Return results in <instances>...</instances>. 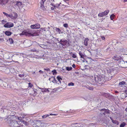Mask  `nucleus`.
Instances as JSON below:
<instances>
[{
	"instance_id": "49",
	"label": "nucleus",
	"mask_w": 127,
	"mask_h": 127,
	"mask_svg": "<svg viewBox=\"0 0 127 127\" xmlns=\"http://www.w3.org/2000/svg\"><path fill=\"white\" fill-rule=\"evenodd\" d=\"M39 72L41 73H43V71H42L41 70H40L39 71Z\"/></svg>"
},
{
	"instance_id": "2",
	"label": "nucleus",
	"mask_w": 127,
	"mask_h": 127,
	"mask_svg": "<svg viewBox=\"0 0 127 127\" xmlns=\"http://www.w3.org/2000/svg\"><path fill=\"white\" fill-rule=\"evenodd\" d=\"M59 43L63 47L64 46L65 47H67L70 45V44L69 41L66 40H64L63 39H61Z\"/></svg>"
},
{
	"instance_id": "55",
	"label": "nucleus",
	"mask_w": 127,
	"mask_h": 127,
	"mask_svg": "<svg viewBox=\"0 0 127 127\" xmlns=\"http://www.w3.org/2000/svg\"><path fill=\"white\" fill-rule=\"evenodd\" d=\"M2 23H3V22H4L5 21V20H3L2 21Z\"/></svg>"
},
{
	"instance_id": "29",
	"label": "nucleus",
	"mask_w": 127,
	"mask_h": 127,
	"mask_svg": "<svg viewBox=\"0 0 127 127\" xmlns=\"http://www.w3.org/2000/svg\"><path fill=\"white\" fill-rule=\"evenodd\" d=\"M52 72L53 73V75H56L57 73L56 71V70H54L52 71Z\"/></svg>"
},
{
	"instance_id": "18",
	"label": "nucleus",
	"mask_w": 127,
	"mask_h": 127,
	"mask_svg": "<svg viewBox=\"0 0 127 127\" xmlns=\"http://www.w3.org/2000/svg\"><path fill=\"white\" fill-rule=\"evenodd\" d=\"M111 119L113 123L116 124L117 125H118L119 124V122L117 120H114L113 119H112L111 118Z\"/></svg>"
},
{
	"instance_id": "28",
	"label": "nucleus",
	"mask_w": 127,
	"mask_h": 127,
	"mask_svg": "<svg viewBox=\"0 0 127 127\" xmlns=\"http://www.w3.org/2000/svg\"><path fill=\"white\" fill-rule=\"evenodd\" d=\"M115 16V15L114 14H112L110 16V18L111 20H113Z\"/></svg>"
},
{
	"instance_id": "30",
	"label": "nucleus",
	"mask_w": 127,
	"mask_h": 127,
	"mask_svg": "<svg viewBox=\"0 0 127 127\" xmlns=\"http://www.w3.org/2000/svg\"><path fill=\"white\" fill-rule=\"evenodd\" d=\"M9 41L10 42V44H12L13 42V40L12 39V38H9Z\"/></svg>"
},
{
	"instance_id": "57",
	"label": "nucleus",
	"mask_w": 127,
	"mask_h": 127,
	"mask_svg": "<svg viewBox=\"0 0 127 127\" xmlns=\"http://www.w3.org/2000/svg\"><path fill=\"white\" fill-rule=\"evenodd\" d=\"M126 31H127V26L126 27Z\"/></svg>"
},
{
	"instance_id": "41",
	"label": "nucleus",
	"mask_w": 127,
	"mask_h": 127,
	"mask_svg": "<svg viewBox=\"0 0 127 127\" xmlns=\"http://www.w3.org/2000/svg\"><path fill=\"white\" fill-rule=\"evenodd\" d=\"M25 35L26 36H29V31L28 32H25Z\"/></svg>"
},
{
	"instance_id": "48",
	"label": "nucleus",
	"mask_w": 127,
	"mask_h": 127,
	"mask_svg": "<svg viewBox=\"0 0 127 127\" xmlns=\"http://www.w3.org/2000/svg\"><path fill=\"white\" fill-rule=\"evenodd\" d=\"M101 38H102V40H105V37H103V36Z\"/></svg>"
},
{
	"instance_id": "27",
	"label": "nucleus",
	"mask_w": 127,
	"mask_h": 127,
	"mask_svg": "<svg viewBox=\"0 0 127 127\" xmlns=\"http://www.w3.org/2000/svg\"><path fill=\"white\" fill-rule=\"evenodd\" d=\"M49 116V114H46L42 116V119H45L47 117H48Z\"/></svg>"
},
{
	"instance_id": "13",
	"label": "nucleus",
	"mask_w": 127,
	"mask_h": 127,
	"mask_svg": "<svg viewBox=\"0 0 127 127\" xmlns=\"http://www.w3.org/2000/svg\"><path fill=\"white\" fill-rule=\"evenodd\" d=\"M18 120L20 121L22 123H23L24 124H25V125H28V123L26 122V121H25L24 120H20L19 118L18 117Z\"/></svg>"
},
{
	"instance_id": "3",
	"label": "nucleus",
	"mask_w": 127,
	"mask_h": 127,
	"mask_svg": "<svg viewBox=\"0 0 127 127\" xmlns=\"http://www.w3.org/2000/svg\"><path fill=\"white\" fill-rule=\"evenodd\" d=\"M33 127H45L44 124L40 121H39L33 125Z\"/></svg>"
},
{
	"instance_id": "59",
	"label": "nucleus",
	"mask_w": 127,
	"mask_h": 127,
	"mask_svg": "<svg viewBox=\"0 0 127 127\" xmlns=\"http://www.w3.org/2000/svg\"><path fill=\"white\" fill-rule=\"evenodd\" d=\"M127 94H126V97H127Z\"/></svg>"
},
{
	"instance_id": "23",
	"label": "nucleus",
	"mask_w": 127,
	"mask_h": 127,
	"mask_svg": "<svg viewBox=\"0 0 127 127\" xmlns=\"http://www.w3.org/2000/svg\"><path fill=\"white\" fill-rule=\"evenodd\" d=\"M103 13L102 12L99 13L98 14V16L100 17H102L104 16Z\"/></svg>"
},
{
	"instance_id": "6",
	"label": "nucleus",
	"mask_w": 127,
	"mask_h": 127,
	"mask_svg": "<svg viewBox=\"0 0 127 127\" xmlns=\"http://www.w3.org/2000/svg\"><path fill=\"white\" fill-rule=\"evenodd\" d=\"M40 25L38 24H36L34 25H31L30 26L31 28L32 29H38L40 27Z\"/></svg>"
},
{
	"instance_id": "38",
	"label": "nucleus",
	"mask_w": 127,
	"mask_h": 127,
	"mask_svg": "<svg viewBox=\"0 0 127 127\" xmlns=\"http://www.w3.org/2000/svg\"><path fill=\"white\" fill-rule=\"evenodd\" d=\"M63 26L64 27H65L66 28H67L68 27V25L67 24H64V25H63Z\"/></svg>"
},
{
	"instance_id": "53",
	"label": "nucleus",
	"mask_w": 127,
	"mask_h": 127,
	"mask_svg": "<svg viewBox=\"0 0 127 127\" xmlns=\"http://www.w3.org/2000/svg\"><path fill=\"white\" fill-rule=\"evenodd\" d=\"M127 1V0H124V2H125Z\"/></svg>"
},
{
	"instance_id": "12",
	"label": "nucleus",
	"mask_w": 127,
	"mask_h": 127,
	"mask_svg": "<svg viewBox=\"0 0 127 127\" xmlns=\"http://www.w3.org/2000/svg\"><path fill=\"white\" fill-rule=\"evenodd\" d=\"M89 40L88 38H86L84 40V45L85 46H87L88 44V41Z\"/></svg>"
},
{
	"instance_id": "45",
	"label": "nucleus",
	"mask_w": 127,
	"mask_h": 127,
	"mask_svg": "<svg viewBox=\"0 0 127 127\" xmlns=\"http://www.w3.org/2000/svg\"><path fill=\"white\" fill-rule=\"evenodd\" d=\"M44 70H47V71H48L50 70V69L49 68H44Z\"/></svg>"
},
{
	"instance_id": "39",
	"label": "nucleus",
	"mask_w": 127,
	"mask_h": 127,
	"mask_svg": "<svg viewBox=\"0 0 127 127\" xmlns=\"http://www.w3.org/2000/svg\"><path fill=\"white\" fill-rule=\"evenodd\" d=\"M46 88H42L41 90L42 92H46Z\"/></svg>"
},
{
	"instance_id": "25",
	"label": "nucleus",
	"mask_w": 127,
	"mask_h": 127,
	"mask_svg": "<svg viewBox=\"0 0 127 127\" xmlns=\"http://www.w3.org/2000/svg\"><path fill=\"white\" fill-rule=\"evenodd\" d=\"M16 4L18 7H19L21 5L22 2L20 1H17Z\"/></svg>"
},
{
	"instance_id": "46",
	"label": "nucleus",
	"mask_w": 127,
	"mask_h": 127,
	"mask_svg": "<svg viewBox=\"0 0 127 127\" xmlns=\"http://www.w3.org/2000/svg\"><path fill=\"white\" fill-rule=\"evenodd\" d=\"M72 66L74 68H75L76 67V65L74 64H73L72 65Z\"/></svg>"
},
{
	"instance_id": "10",
	"label": "nucleus",
	"mask_w": 127,
	"mask_h": 127,
	"mask_svg": "<svg viewBox=\"0 0 127 127\" xmlns=\"http://www.w3.org/2000/svg\"><path fill=\"white\" fill-rule=\"evenodd\" d=\"M17 13L14 12L12 14L10 15V18L12 19H15L17 18Z\"/></svg>"
},
{
	"instance_id": "5",
	"label": "nucleus",
	"mask_w": 127,
	"mask_h": 127,
	"mask_svg": "<svg viewBox=\"0 0 127 127\" xmlns=\"http://www.w3.org/2000/svg\"><path fill=\"white\" fill-rule=\"evenodd\" d=\"M9 0H0V5L4 6L8 3Z\"/></svg>"
},
{
	"instance_id": "35",
	"label": "nucleus",
	"mask_w": 127,
	"mask_h": 127,
	"mask_svg": "<svg viewBox=\"0 0 127 127\" xmlns=\"http://www.w3.org/2000/svg\"><path fill=\"white\" fill-rule=\"evenodd\" d=\"M119 61L120 63L123 64L125 63V62H124V61L123 60V59L122 58L121 60H120Z\"/></svg>"
},
{
	"instance_id": "16",
	"label": "nucleus",
	"mask_w": 127,
	"mask_h": 127,
	"mask_svg": "<svg viewBox=\"0 0 127 127\" xmlns=\"http://www.w3.org/2000/svg\"><path fill=\"white\" fill-rule=\"evenodd\" d=\"M5 33L6 35L8 36H9L11 35L12 33L10 31H6L5 32Z\"/></svg>"
},
{
	"instance_id": "51",
	"label": "nucleus",
	"mask_w": 127,
	"mask_h": 127,
	"mask_svg": "<svg viewBox=\"0 0 127 127\" xmlns=\"http://www.w3.org/2000/svg\"><path fill=\"white\" fill-rule=\"evenodd\" d=\"M69 0H64V1L65 2H66V1H68Z\"/></svg>"
},
{
	"instance_id": "36",
	"label": "nucleus",
	"mask_w": 127,
	"mask_h": 127,
	"mask_svg": "<svg viewBox=\"0 0 127 127\" xmlns=\"http://www.w3.org/2000/svg\"><path fill=\"white\" fill-rule=\"evenodd\" d=\"M68 85L69 86H73L74 85V83L72 82H70L68 83Z\"/></svg>"
},
{
	"instance_id": "33",
	"label": "nucleus",
	"mask_w": 127,
	"mask_h": 127,
	"mask_svg": "<svg viewBox=\"0 0 127 127\" xmlns=\"http://www.w3.org/2000/svg\"><path fill=\"white\" fill-rule=\"evenodd\" d=\"M66 69L68 71H70L72 70V68L71 67H66Z\"/></svg>"
},
{
	"instance_id": "44",
	"label": "nucleus",
	"mask_w": 127,
	"mask_h": 127,
	"mask_svg": "<svg viewBox=\"0 0 127 127\" xmlns=\"http://www.w3.org/2000/svg\"><path fill=\"white\" fill-rule=\"evenodd\" d=\"M19 76L21 77H24V75H22V74H19Z\"/></svg>"
},
{
	"instance_id": "19",
	"label": "nucleus",
	"mask_w": 127,
	"mask_h": 127,
	"mask_svg": "<svg viewBox=\"0 0 127 127\" xmlns=\"http://www.w3.org/2000/svg\"><path fill=\"white\" fill-rule=\"evenodd\" d=\"M109 12V10H108L105 11L103 12V13L104 16H105L107 15L108 14Z\"/></svg>"
},
{
	"instance_id": "9",
	"label": "nucleus",
	"mask_w": 127,
	"mask_h": 127,
	"mask_svg": "<svg viewBox=\"0 0 127 127\" xmlns=\"http://www.w3.org/2000/svg\"><path fill=\"white\" fill-rule=\"evenodd\" d=\"M14 26V24L13 23L8 22L5 24L4 26L5 28H10Z\"/></svg>"
},
{
	"instance_id": "43",
	"label": "nucleus",
	"mask_w": 127,
	"mask_h": 127,
	"mask_svg": "<svg viewBox=\"0 0 127 127\" xmlns=\"http://www.w3.org/2000/svg\"><path fill=\"white\" fill-rule=\"evenodd\" d=\"M58 114H54L52 113H50V115H54V116H56L58 115Z\"/></svg>"
},
{
	"instance_id": "11",
	"label": "nucleus",
	"mask_w": 127,
	"mask_h": 127,
	"mask_svg": "<svg viewBox=\"0 0 127 127\" xmlns=\"http://www.w3.org/2000/svg\"><path fill=\"white\" fill-rule=\"evenodd\" d=\"M11 123L13 125V127H17L18 126H16V125H17V122L15 120L12 121L11 122Z\"/></svg>"
},
{
	"instance_id": "17",
	"label": "nucleus",
	"mask_w": 127,
	"mask_h": 127,
	"mask_svg": "<svg viewBox=\"0 0 127 127\" xmlns=\"http://www.w3.org/2000/svg\"><path fill=\"white\" fill-rule=\"evenodd\" d=\"M55 30L59 34L62 33V32L57 27L56 28Z\"/></svg>"
},
{
	"instance_id": "58",
	"label": "nucleus",
	"mask_w": 127,
	"mask_h": 127,
	"mask_svg": "<svg viewBox=\"0 0 127 127\" xmlns=\"http://www.w3.org/2000/svg\"><path fill=\"white\" fill-rule=\"evenodd\" d=\"M0 80H1V81H2V82H3L2 80L1 79H0Z\"/></svg>"
},
{
	"instance_id": "34",
	"label": "nucleus",
	"mask_w": 127,
	"mask_h": 127,
	"mask_svg": "<svg viewBox=\"0 0 127 127\" xmlns=\"http://www.w3.org/2000/svg\"><path fill=\"white\" fill-rule=\"evenodd\" d=\"M25 32H26L25 31H23V32H22L20 34V35H25V33H26Z\"/></svg>"
},
{
	"instance_id": "54",
	"label": "nucleus",
	"mask_w": 127,
	"mask_h": 127,
	"mask_svg": "<svg viewBox=\"0 0 127 127\" xmlns=\"http://www.w3.org/2000/svg\"><path fill=\"white\" fill-rule=\"evenodd\" d=\"M125 111L127 112V108H126V109H125Z\"/></svg>"
},
{
	"instance_id": "40",
	"label": "nucleus",
	"mask_w": 127,
	"mask_h": 127,
	"mask_svg": "<svg viewBox=\"0 0 127 127\" xmlns=\"http://www.w3.org/2000/svg\"><path fill=\"white\" fill-rule=\"evenodd\" d=\"M89 89L91 90H94V88L93 87H89L88 88Z\"/></svg>"
},
{
	"instance_id": "7",
	"label": "nucleus",
	"mask_w": 127,
	"mask_h": 127,
	"mask_svg": "<svg viewBox=\"0 0 127 127\" xmlns=\"http://www.w3.org/2000/svg\"><path fill=\"white\" fill-rule=\"evenodd\" d=\"M112 59L115 61H118L121 60L122 57L120 56H118L117 55H116L112 57Z\"/></svg>"
},
{
	"instance_id": "42",
	"label": "nucleus",
	"mask_w": 127,
	"mask_h": 127,
	"mask_svg": "<svg viewBox=\"0 0 127 127\" xmlns=\"http://www.w3.org/2000/svg\"><path fill=\"white\" fill-rule=\"evenodd\" d=\"M31 51L32 52H36V50L35 48H33L31 49Z\"/></svg>"
},
{
	"instance_id": "24",
	"label": "nucleus",
	"mask_w": 127,
	"mask_h": 127,
	"mask_svg": "<svg viewBox=\"0 0 127 127\" xmlns=\"http://www.w3.org/2000/svg\"><path fill=\"white\" fill-rule=\"evenodd\" d=\"M70 54L73 58H76L77 57L76 55L75 54L73 53L72 52H70Z\"/></svg>"
},
{
	"instance_id": "21",
	"label": "nucleus",
	"mask_w": 127,
	"mask_h": 127,
	"mask_svg": "<svg viewBox=\"0 0 127 127\" xmlns=\"http://www.w3.org/2000/svg\"><path fill=\"white\" fill-rule=\"evenodd\" d=\"M51 5L53 6V7H51V9L52 10H54L56 8V6L55 5H54L53 4L51 3Z\"/></svg>"
},
{
	"instance_id": "52",
	"label": "nucleus",
	"mask_w": 127,
	"mask_h": 127,
	"mask_svg": "<svg viewBox=\"0 0 127 127\" xmlns=\"http://www.w3.org/2000/svg\"><path fill=\"white\" fill-rule=\"evenodd\" d=\"M13 61L14 62H15V63H19V62H17V61Z\"/></svg>"
},
{
	"instance_id": "31",
	"label": "nucleus",
	"mask_w": 127,
	"mask_h": 127,
	"mask_svg": "<svg viewBox=\"0 0 127 127\" xmlns=\"http://www.w3.org/2000/svg\"><path fill=\"white\" fill-rule=\"evenodd\" d=\"M100 110L101 111H104V113H103V114L105 115V113L106 112V110L105 109H101Z\"/></svg>"
},
{
	"instance_id": "14",
	"label": "nucleus",
	"mask_w": 127,
	"mask_h": 127,
	"mask_svg": "<svg viewBox=\"0 0 127 127\" xmlns=\"http://www.w3.org/2000/svg\"><path fill=\"white\" fill-rule=\"evenodd\" d=\"M79 56H80V57L81 58H82L83 59H84L85 57V55L83 54L81 52V51H80L79 52Z\"/></svg>"
},
{
	"instance_id": "26",
	"label": "nucleus",
	"mask_w": 127,
	"mask_h": 127,
	"mask_svg": "<svg viewBox=\"0 0 127 127\" xmlns=\"http://www.w3.org/2000/svg\"><path fill=\"white\" fill-rule=\"evenodd\" d=\"M3 13L5 15L6 17H10V15H9L7 13L4 12H3Z\"/></svg>"
},
{
	"instance_id": "47",
	"label": "nucleus",
	"mask_w": 127,
	"mask_h": 127,
	"mask_svg": "<svg viewBox=\"0 0 127 127\" xmlns=\"http://www.w3.org/2000/svg\"><path fill=\"white\" fill-rule=\"evenodd\" d=\"M48 89H46V92H49V91L48 90Z\"/></svg>"
},
{
	"instance_id": "32",
	"label": "nucleus",
	"mask_w": 127,
	"mask_h": 127,
	"mask_svg": "<svg viewBox=\"0 0 127 127\" xmlns=\"http://www.w3.org/2000/svg\"><path fill=\"white\" fill-rule=\"evenodd\" d=\"M103 95L105 97H107L108 96V94L107 93H104L103 94Z\"/></svg>"
},
{
	"instance_id": "60",
	"label": "nucleus",
	"mask_w": 127,
	"mask_h": 127,
	"mask_svg": "<svg viewBox=\"0 0 127 127\" xmlns=\"http://www.w3.org/2000/svg\"><path fill=\"white\" fill-rule=\"evenodd\" d=\"M50 78H49V80H50Z\"/></svg>"
},
{
	"instance_id": "61",
	"label": "nucleus",
	"mask_w": 127,
	"mask_h": 127,
	"mask_svg": "<svg viewBox=\"0 0 127 127\" xmlns=\"http://www.w3.org/2000/svg\"><path fill=\"white\" fill-rule=\"evenodd\" d=\"M53 81H54V80H53ZM53 82L54 83V81H53Z\"/></svg>"
},
{
	"instance_id": "56",
	"label": "nucleus",
	"mask_w": 127,
	"mask_h": 127,
	"mask_svg": "<svg viewBox=\"0 0 127 127\" xmlns=\"http://www.w3.org/2000/svg\"><path fill=\"white\" fill-rule=\"evenodd\" d=\"M115 92L116 93H118V91H115Z\"/></svg>"
},
{
	"instance_id": "1",
	"label": "nucleus",
	"mask_w": 127,
	"mask_h": 127,
	"mask_svg": "<svg viewBox=\"0 0 127 127\" xmlns=\"http://www.w3.org/2000/svg\"><path fill=\"white\" fill-rule=\"evenodd\" d=\"M94 79L96 82L99 84H102L105 81V77L103 74L94 76Z\"/></svg>"
},
{
	"instance_id": "15",
	"label": "nucleus",
	"mask_w": 127,
	"mask_h": 127,
	"mask_svg": "<svg viewBox=\"0 0 127 127\" xmlns=\"http://www.w3.org/2000/svg\"><path fill=\"white\" fill-rule=\"evenodd\" d=\"M57 79L58 80L60 84L61 83V80H62L63 79L60 76H58L57 77Z\"/></svg>"
},
{
	"instance_id": "4",
	"label": "nucleus",
	"mask_w": 127,
	"mask_h": 127,
	"mask_svg": "<svg viewBox=\"0 0 127 127\" xmlns=\"http://www.w3.org/2000/svg\"><path fill=\"white\" fill-rule=\"evenodd\" d=\"M29 36H35L38 35V33L36 31L34 30H30L29 31Z\"/></svg>"
},
{
	"instance_id": "37",
	"label": "nucleus",
	"mask_w": 127,
	"mask_h": 127,
	"mask_svg": "<svg viewBox=\"0 0 127 127\" xmlns=\"http://www.w3.org/2000/svg\"><path fill=\"white\" fill-rule=\"evenodd\" d=\"M29 87H30L31 88H32V87L33 86V85L31 83H29Z\"/></svg>"
},
{
	"instance_id": "22",
	"label": "nucleus",
	"mask_w": 127,
	"mask_h": 127,
	"mask_svg": "<svg viewBox=\"0 0 127 127\" xmlns=\"http://www.w3.org/2000/svg\"><path fill=\"white\" fill-rule=\"evenodd\" d=\"M126 125V123L123 122L120 125V127H124Z\"/></svg>"
},
{
	"instance_id": "8",
	"label": "nucleus",
	"mask_w": 127,
	"mask_h": 127,
	"mask_svg": "<svg viewBox=\"0 0 127 127\" xmlns=\"http://www.w3.org/2000/svg\"><path fill=\"white\" fill-rule=\"evenodd\" d=\"M46 0H42L40 1V7L43 10H45L46 8L44 6V3Z\"/></svg>"
},
{
	"instance_id": "20",
	"label": "nucleus",
	"mask_w": 127,
	"mask_h": 127,
	"mask_svg": "<svg viewBox=\"0 0 127 127\" xmlns=\"http://www.w3.org/2000/svg\"><path fill=\"white\" fill-rule=\"evenodd\" d=\"M126 82L124 81H122L121 82H120L119 83V85L120 86H122L123 85H126Z\"/></svg>"
},
{
	"instance_id": "50",
	"label": "nucleus",
	"mask_w": 127,
	"mask_h": 127,
	"mask_svg": "<svg viewBox=\"0 0 127 127\" xmlns=\"http://www.w3.org/2000/svg\"><path fill=\"white\" fill-rule=\"evenodd\" d=\"M54 80L55 81V82H54V83H57V81L56 80V79H55V78H54Z\"/></svg>"
}]
</instances>
